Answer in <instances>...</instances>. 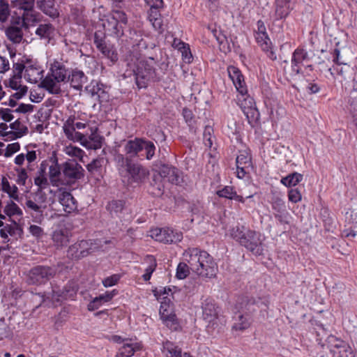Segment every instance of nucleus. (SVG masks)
Segmentation results:
<instances>
[{
  "instance_id": "f03ea898",
  "label": "nucleus",
  "mask_w": 357,
  "mask_h": 357,
  "mask_svg": "<svg viewBox=\"0 0 357 357\" xmlns=\"http://www.w3.org/2000/svg\"><path fill=\"white\" fill-rule=\"evenodd\" d=\"M231 235L241 246L256 256L264 255V244L259 232L246 229L243 226H236L231 230Z\"/></svg>"
},
{
  "instance_id": "b1692460",
  "label": "nucleus",
  "mask_w": 357,
  "mask_h": 357,
  "mask_svg": "<svg viewBox=\"0 0 357 357\" xmlns=\"http://www.w3.org/2000/svg\"><path fill=\"white\" fill-rule=\"evenodd\" d=\"M68 80L71 87L80 91L83 86L87 83L88 77L84 73L77 68L72 70L70 74L68 75Z\"/></svg>"
},
{
  "instance_id": "bf43d9fd",
  "label": "nucleus",
  "mask_w": 357,
  "mask_h": 357,
  "mask_svg": "<svg viewBox=\"0 0 357 357\" xmlns=\"http://www.w3.org/2000/svg\"><path fill=\"white\" fill-rule=\"evenodd\" d=\"M257 42L261 45L262 50L264 51H268V48L270 47L271 40L268 36V34L266 33L264 36L263 34H258L255 36Z\"/></svg>"
},
{
  "instance_id": "e2e57ef3",
  "label": "nucleus",
  "mask_w": 357,
  "mask_h": 357,
  "mask_svg": "<svg viewBox=\"0 0 357 357\" xmlns=\"http://www.w3.org/2000/svg\"><path fill=\"white\" fill-rule=\"evenodd\" d=\"M272 208L277 213H282L285 211V204L284 201L277 197L273 199L272 202Z\"/></svg>"
},
{
  "instance_id": "bb28decb",
  "label": "nucleus",
  "mask_w": 357,
  "mask_h": 357,
  "mask_svg": "<svg viewBox=\"0 0 357 357\" xmlns=\"http://www.w3.org/2000/svg\"><path fill=\"white\" fill-rule=\"evenodd\" d=\"M234 324L232 330L236 331H243L248 328L252 323V319L243 312H237L233 317Z\"/></svg>"
},
{
  "instance_id": "f257e3e1",
  "label": "nucleus",
  "mask_w": 357,
  "mask_h": 357,
  "mask_svg": "<svg viewBox=\"0 0 357 357\" xmlns=\"http://www.w3.org/2000/svg\"><path fill=\"white\" fill-rule=\"evenodd\" d=\"M114 160L120 176L127 178L130 183H141L149 174L146 167L130 158H124L123 154H117Z\"/></svg>"
},
{
  "instance_id": "6e6552de",
  "label": "nucleus",
  "mask_w": 357,
  "mask_h": 357,
  "mask_svg": "<svg viewBox=\"0 0 357 357\" xmlns=\"http://www.w3.org/2000/svg\"><path fill=\"white\" fill-rule=\"evenodd\" d=\"M150 236L163 243H176L183 239V233L170 228H155L150 230Z\"/></svg>"
},
{
  "instance_id": "9d476101",
  "label": "nucleus",
  "mask_w": 357,
  "mask_h": 357,
  "mask_svg": "<svg viewBox=\"0 0 357 357\" xmlns=\"http://www.w3.org/2000/svg\"><path fill=\"white\" fill-rule=\"evenodd\" d=\"M217 270L218 266L213 257L208 252H203L198 265V271L195 273L202 277L211 278L216 275Z\"/></svg>"
},
{
  "instance_id": "0eeeda50",
  "label": "nucleus",
  "mask_w": 357,
  "mask_h": 357,
  "mask_svg": "<svg viewBox=\"0 0 357 357\" xmlns=\"http://www.w3.org/2000/svg\"><path fill=\"white\" fill-rule=\"evenodd\" d=\"M84 176V169L75 160L68 159L63 162V184H74Z\"/></svg>"
},
{
  "instance_id": "e433bc0d",
  "label": "nucleus",
  "mask_w": 357,
  "mask_h": 357,
  "mask_svg": "<svg viewBox=\"0 0 357 357\" xmlns=\"http://www.w3.org/2000/svg\"><path fill=\"white\" fill-rule=\"evenodd\" d=\"M6 34L8 38L14 43H20L23 37V32L21 27L12 24L6 30Z\"/></svg>"
},
{
  "instance_id": "6ab92c4d",
  "label": "nucleus",
  "mask_w": 357,
  "mask_h": 357,
  "mask_svg": "<svg viewBox=\"0 0 357 357\" xmlns=\"http://www.w3.org/2000/svg\"><path fill=\"white\" fill-rule=\"evenodd\" d=\"M43 70L36 63L27 60V66L24 77L28 82L36 84L43 78Z\"/></svg>"
},
{
  "instance_id": "c03bdc74",
  "label": "nucleus",
  "mask_w": 357,
  "mask_h": 357,
  "mask_svg": "<svg viewBox=\"0 0 357 357\" xmlns=\"http://www.w3.org/2000/svg\"><path fill=\"white\" fill-rule=\"evenodd\" d=\"M163 348L167 350V357H182L181 349L175 346L173 342L167 341L163 344Z\"/></svg>"
},
{
  "instance_id": "37998d69",
  "label": "nucleus",
  "mask_w": 357,
  "mask_h": 357,
  "mask_svg": "<svg viewBox=\"0 0 357 357\" xmlns=\"http://www.w3.org/2000/svg\"><path fill=\"white\" fill-rule=\"evenodd\" d=\"M182 115L185 119V121L188 125L190 130L192 131L193 130V132H195L197 128V120L192 110L187 107H185L183 109Z\"/></svg>"
},
{
  "instance_id": "f704fd0d",
  "label": "nucleus",
  "mask_w": 357,
  "mask_h": 357,
  "mask_svg": "<svg viewBox=\"0 0 357 357\" xmlns=\"http://www.w3.org/2000/svg\"><path fill=\"white\" fill-rule=\"evenodd\" d=\"M290 0L275 1V15L278 20L286 17L290 12Z\"/></svg>"
},
{
  "instance_id": "9b49d317",
  "label": "nucleus",
  "mask_w": 357,
  "mask_h": 357,
  "mask_svg": "<svg viewBox=\"0 0 357 357\" xmlns=\"http://www.w3.org/2000/svg\"><path fill=\"white\" fill-rule=\"evenodd\" d=\"M36 196L38 197L37 199L33 201L31 199H27L25 202V206L33 213L31 215L33 219V221L40 223L43 219V210L42 206L39 204L45 203L46 201V195L41 190H39Z\"/></svg>"
},
{
  "instance_id": "4be33fe9",
  "label": "nucleus",
  "mask_w": 357,
  "mask_h": 357,
  "mask_svg": "<svg viewBox=\"0 0 357 357\" xmlns=\"http://www.w3.org/2000/svg\"><path fill=\"white\" fill-rule=\"evenodd\" d=\"M58 201L62 205L63 211L68 213L77 209V202L69 192H61L58 195Z\"/></svg>"
},
{
  "instance_id": "1a4fd4ad",
  "label": "nucleus",
  "mask_w": 357,
  "mask_h": 357,
  "mask_svg": "<svg viewBox=\"0 0 357 357\" xmlns=\"http://www.w3.org/2000/svg\"><path fill=\"white\" fill-rule=\"evenodd\" d=\"M326 341L333 357H354L351 348L344 341L333 335L328 336Z\"/></svg>"
},
{
  "instance_id": "69168bd1",
  "label": "nucleus",
  "mask_w": 357,
  "mask_h": 357,
  "mask_svg": "<svg viewBox=\"0 0 357 357\" xmlns=\"http://www.w3.org/2000/svg\"><path fill=\"white\" fill-rule=\"evenodd\" d=\"M15 170L17 172V183L19 185H24L28 178L26 170L24 168H15Z\"/></svg>"
},
{
  "instance_id": "09e8293b",
  "label": "nucleus",
  "mask_w": 357,
  "mask_h": 357,
  "mask_svg": "<svg viewBox=\"0 0 357 357\" xmlns=\"http://www.w3.org/2000/svg\"><path fill=\"white\" fill-rule=\"evenodd\" d=\"M18 225L15 222L14 225H6L3 229L0 230L1 236L4 238H8V235L14 236L16 234L17 230H19Z\"/></svg>"
},
{
  "instance_id": "4d7b16f0",
  "label": "nucleus",
  "mask_w": 357,
  "mask_h": 357,
  "mask_svg": "<svg viewBox=\"0 0 357 357\" xmlns=\"http://www.w3.org/2000/svg\"><path fill=\"white\" fill-rule=\"evenodd\" d=\"M235 190L232 186H225L221 190L217 191V195L220 197H224L229 199H232L235 195Z\"/></svg>"
},
{
  "instance_id": "79ce46f5",
  "label": "nucleus",
  "mask_w": 357,
  "mask_h": 357,
  "mask_svg": "<svg viewBox=\"0 0 357 357\" xmlns=\"http://www.w3.org/2000/svg\"><path fill=\"white\" fill-rule=\"evenodd\" d=\"M145 261L149 264L148 267L145 270V273L142 275L144 281H148L151 279V275L155 270L157 262L155 258L153 255H147Z\"/></svg>"
},
{
  "instance_id": "393cba45",
  "label": "nucleus",
  "mask_w": 357,
  "mask_h": 357,
  "mask_svg": "<svg viewBox=\"0 0 357 357\" xmlns=\"http://www.w3.org/2000/svg\"><path fill=\"white\" fill-rule=\"evenodd\" d=\"M308 59L307 52L301 48L295 50L291 58V74L298 75L301 73V66L303 61Z\"/></svg>"
},
{
  "instance_id": "7ed1b4c3",
  "label": "nucleus",
  "mask_w": 357,
  "mask_h": 357,
  "mask_svg": "<svg viewBox=\"0 0 357 357\" xmlns=\"http://www.w3.org/2000/svg\"><path fill=\"white\" fill-rule=\"evenodd\" d=\"M109 240H82L70 245L67 251V257L73 260H79L89 254L102 250L104 245L110 243Z\"/></svg>"
},
{
  "instance_id": "49530a36",
  "label": "nucleus",
  "mask_w": 357,
  "mask_h": 357,
  "mask_svg": "<svg viewBox=\"0 0 357 357\" xmlns=\"http://www.w3.org/2000/svg\"><path fill=\"white\" fill-rule=\"evenodd\" d=\"M166 310L162 311L160 310V315L161 319L163 322L167 325V326L176 329L177 326L176 317L175 314H166Z\"/></svg>"
},
{
  "instance_id": "ea45409f",
  "label": "nucleus",
  "mask_w": 357,
  "mask_h": 357,
  "mask_svg": "<svg viewBox=\"0 0 357 357\" xmlns=\"http://www.w3.org/2000/svg\"><path fill=\"white\" fill-rule=\"evenodd\" d=\"M303 178V174L298 172H293L283 177L280 182L286 187L296 186Z\"/></svg>"
},
{
  "instance_id": "864d4df0",
  "label": "nucleus",
  "mask_w": 357,
  "mask_h": 357,
  "mask_svg": "<svg viewBox=\"0 0 357 357\" xmlns=\"http://www.w3.org/2000/svg\"><path fill=\"white\" fill-rule=\"evenodd\" d=\"M34 0H16V4L19 8L23 10V13H28L33 10Z\"/></svg>"
},
{
  "instance_id": "2f4dec72",
  "label": "nucleus",
  "mask_w": 357,
  "mask_h": 357,
  "mask_svg": "<svg viewBox=\"0 0 357 357\" xmlns=\"http://www.w3.org/2000/svg\"><path fill=\"white\" fill-rule=\"evenodd\" d=\"M55 29L51 23H40L35 33L40 39L50 40L54 35Z\"/></svg>"
},
{
  "instance_id": "de8ad7c7",
  "label": "nucleus",
  "mask_w": 357,
  "mask_h": 357,
  "mask_svg": "<svg viewBox=\"0 0 357 357\" xmlns=\"http://www.w3.org/2000/svg\"><path fill=\"white\" fill-rule=\"evenodd\" d=\"M3 211L7 215L10 217L15 215H22V211L21 208L13 201L8 202L7 205L4 208Z\"/></svg>"
},
{
  "instance_id": "3c124183",
  "label": "nucleus",
  "mask_w": 357,
  "mask_h": 357,
  "mask_svg": "<svg viewBox=\"0 0 357 357\" xmlns=\"http://www.w3.org/2000/svg\"><path fill=\"white\" fill-rule=\"evenodd\" d=\"M52 239L59 246L66 245L68 241V236L61 230L55 231L53 234Z\"/></svg>"
},
{
  "instance_id": "052dcab7",
  "label": "nucleus",
  "mask_w": 357,
  "mask_h": 357,
  "mask_svg": "<svg viewBox=\"0 0 357 357\" xmlns=\"http://www.w3.org/2000/svg\"><path fill=\"white\" fill-rule=\"evenodd\" d=\"M27 60L28 59H26V61L22 60L21 62H17L13 64V75H18L22 77L23 71H26V68L27 66Z\"/></svg>"
},
{
  "instance_id": "a878e982",
  "label": "nucleus",
  "mask_w": 357,
  "mask_h": 357,
  "mask_svg": "<svg viewBox=\"0 0 357 357\" xmlns=\"http://www.w3.org/2000/svg\"><path fill=\"white\" fill-rule=\"evenodd\" d=\"M36 7L52 18H56L59 15L55 0H36Z\"/></svg>"
},
{
  "instance_id": "603ef678",
  "label": "nucleus",
  "mask_w": 357,
  "mask_h": 357,
  "mask_svg": "<svg viewBox=\"0 0 357 357\" xmlns=\"http://www.w3.org/2000/svg\"><path fill=\"white\" fill-rule=\"evenodd\" d=\"M93 43L95 44L97 49L100 48L105 43H107L106 41V34L103 30H98L95 32L93 36Z\"/></svg>"
},
{
  "instance_id": "20e7f679",
  "label": "nucleus",
  "mask_w": 357,
  "mask_h": 357,
  "mask_svg": "<svg viewBox=\"0 0 357 357\" xmlns=\"http://www.w3.org/2000/svg\"><path fill=\"white\" fill-rule=\"evenodd\" d=\"M268 301L260 297L242 296L239 297L236 303V308L238 312H243L251 317L258 309L261 312H267Z\"/></svg>"
},
{
  "instance_id": "f8f14e48",
  "label": "nucleus",
  "mask_w": 357,
  "mask_h": 357,
  "mask_svg": "<svg viewBox=\"0 0 357 357\" xmlns=\"http://www.w3.org/2000/svg\"><path fill=\"white\" fill-rule=\"evenodd\" d=\"M156 179H162L165 182L178 185L180 183L179 171L176 167L166 164H162L155 173Z\"/></svg>"
},
{
  "instance_id": "f3484780",
  "label": "nucleus",
  "mask_w": 357,
  "mask_h": 357,
  "mask_svg": "<svg viewBox=\"0 0 357 357\" xmlns=\"http://www.w3.org/2000/svg\"><path fill=\"white\" fill-rule=\"evenodd\" d=\"M227 72L237 91L241 95L246 94L248 92L247 86L241 71L234 66H229L227 68Z\"/></svg>"
},
{
  "instance_id": "c756f323",
  "label": "nucleus",
  "mask_w": 357,
  "mask_h": 357,
  "mask_svg": "<svg viewBox=\"0 0 357 357\" xmlns=\"http://www.w3.org/2000/svg\"><path fill=\"white\" fill-rule=\"evenodd\" d=\"M49 73L58 83L64 82L67 77V70L65 66L58 61H55L51 65Z\"/></svg>"
},
{
  "instance_id": "39448f33",
  "label": "nucleus",
  "mask_w": 357,
  "mask_h": 357,
  "mask_svg": "<svg viewBox=\"0 0 357 357\" xmlns=\"http://www.w3.org/2000/svg\"><path fill=\"white\" fill-rule=\"evenodd\" d=\"M134 73L136 84L139 89L146 88L149 82H155L160 80L155 68L148 61H140Z\"/></svg>"
},
{
  "instance_id": "8fccbe9b",
  "label": "nucleus",
  "mask_w": 357,
  "mask_h": 357,
  "mask_svg": "<svg viewBox=\"0 0 357 357\" xmlns=\"http://www.w3.org/2000/svg\"><path fill=\"white\" fill-rule=\"evenodd\" d=\"M10 14V10L8 2L4 0H0V22H6Z\"/></svg>"
},
{
  "instance_id": "5fc2aeb1",
  "label": "nucleus",
  "mask_w": 357,
  "mask_h": 357,
  "mask_svg": "<svg viewBox=\"0 0 357 357\" xmlns=\"http://www.w3.org/2000/svg\"><path fill=\"white\" fill-rule=\"evenodd\" d=\"M190 266L185 263H179L177 269L176 276L179 280L185 279L190 273Z\"/></svg>"
},
{
  "instance_id": "c9c22d12",
  "label": "nucleus",
  "mask_w": 357,
  "mask_h": 357,
  "mask_svg": "<svg viewBox=\"0 0 357 357\" xmlns=\"http://www.w3.org/2000/svg\"><path fill=\"white\" fill-rule=\"evenodd\" d=\"M141 349L139 344L125 343L119 349L115 357H132L135 352Z\"/></svg>"
},
{
  "instance_id": "a19ab883",
  "label": "nucleus",
  "mask_w": 357,
  "mask_h": 357,
  "mask_svg": "<svg viewBox=\"0 0 357 357\" xmlns=\"http://www.w3.org/2000/svg\"><path fill=\"white\" fill-rule=\"evenodd\" d=\"M105 161V160L104 158L98 157L96 159H93L90 163H89L86 166V169L91 174L99 175L101 174L102 168Z\"/></svg>"
},
{
  "instance_id": "aec40b11",
  "label": "nucleus",
  "mask_w": 357,
  "mask_h": 357,
  "mask_svg": "<svg viewBox=\"0 0 357 357\" xmlns=\"http://www.w3.org/2000/svg\"><path fill=\"white\" fill-rule=\"evenodd\" d=\"M204 252L198 248H189L183 253L184 259L188 263V266L192 271H198V265L201 261L202 253Z\"/></svg>"
},
{
  "instance_id": "58836bf2",
  "label": "nucleus",
  "mask_w": 357,
  "mask_h": 357,
  "mask_svg": "<svg viewBox=\"0 0 357 357\" xmlns=\"http://www.w3.org/2000/svg\"><path fill=\"white\" fill-rule=\"evenodd\" d=\"M165 183V182L162 179H156L155 174L154 173L151 182V193L155 197L161 196L164 192Z\"/></svg>"
},
{
  "instance_id": "72a5a7b5",
  "label": "nucleus",
  "mask_w": 357,
  "mask_h": 357,
  "mask_svg": "<svg viewBox=\"0 0 357 357\" xmlns=\"http://www.w3.org/2000/svg\"><path fill=\"white\" fill-rule=\"evenodd\" d=\"M10 128L15 131L5 132L3 136H12L14 138H20L26 134L28 128L26 126L22 125L19 120L10 124Z\"/></svg>"
},
{
  "instance_id": "7c9ffc66",
  "label": "nucleus",
  "mask_w": 357,
  "mask_h": 357,
  "mask_svg": "<svg viewBox=\"0 0 357 357\" xmlns=\"http://www.w3.org/2000/svg\"><path fill=\"white\" fill-rule=\"evenodd\" d=\"M97 128H95L94 130H91V135L86 136L84 145L86 149L96 150L102 147L104 138L97 132Z\"/></svg>"
},
{
  "instance_id": "473e14b6",
  "label": "nucleus",
  "mask_w": 357,
  "mask_h": 357,
  "mask_svg": "<svg viewBox=\"0 0 357 357\" xmlns=\"http://www.w3.org/2000/svg\"><path fill=\"white\" fill-rule=\"evenodd\" d=\"M103 25L107 31H111L117 38H121L123 35V26L114 20L111 15L108 17Z\"/></svg>"
},
{
  "instance_id": "cd10ccee",
  "label": "nucleus",
  "mask_w": 357,
  "mask_h": 357,
  "mask_svg": "<svg viewBox=\"0 0 357 357\" xmlns=\"http://www.w3.org/2000/svg\"><path fill=\"white\" fill-rule=\"evenodd\" d=\"M38 86L45 89L50 94H59L61 91L60 85L50 73L42 79Z\"/></svg>"
},
{
  "instance_id": "2eb2a0df",
  "label": "nucleus",
  "mask_w": 357,
  "mask_h": 357,
  "mask_svg": "<svg viewBox=\"0 0 357 357\" xmlns=\"http://www.w3.org/2000/svg\"><path fill=\"white\" fill-rule=\"evenodd\" d=\"M203 319L211 323L218 318L220 308L211 298H207L202 304Z\"/></svg>"
},
{
  "instance_id": "412c9836",
  "label": "nucleus",
  "mask_w": 357,
  "mask_h": 357,
  "mask_svg": "<svg viewBox=\"0 0 357 357\" xmlns=\"http://www.w3.org/2000/svg\"><path fill=\"white\" fill-rule=\"evenodd\" d=\"M42 15L33 9L28 13L22 14V18H19L16 23L17 24L21 23L24 27L28 29L29 26L39 24L42 21Z\"/></svg>"
},
{
  "instance_id": "6e6d98bb",
  "label": "nucleus",
  "mask_w": 357,
  "mask_h": 357,
  "mask_svg": "<svg viewBox=\"0 0 357 357\" xmlns=\"http://www.w3.org/2000/svg\"><path fill=\"white\" fill-rule=\"evenodd\" d=\"M213 128L211 126H206L203 133V141L206 147L211 149L213 146L212 132Z\"/></svg>"
},
{
  "instance_id": "4c0bfd02",
  "label": "nucleus",
  "mask_w": 357,
  "mask_h": 357,
  "mask_svg": "<svg viewBox=\"0 0 357 357\" xmlns=\"http://www.w3.org/2000/svg\"><path fill=\"white\" fill-rule=\"evenodd\" d=\"M102 54L109 59L112 63L118 60V54L110 43H105L102 46L98 49Z\"/></svg>"
},
{
  "instance_id": "423d86ee",
  "label": "nucleus",
  "mask_w": 357,
  "mask_h": 357,
  "mask_svg": "<svg viewBox=\"0 0 357 357\" xmlns=\"http://www.w3.org/2000/svg\"><path fill=\"white\" fill-rule=\"evenodd\" d=\"M56 273V269L54 267L37 265L29 271L26 281L29 284H44L53 278Z\"/></svg>"
},
{
  "instance_id": "dca6fc26",
  "label": "nucleus",
  "mask_w": 357,
  "mask_h": 357,
  "mask_svg": "<svg viewBox=\"0 0 357 357\" xmlns=\"http://www.w3.org/2000/svg\"><path fill=\"white\" fill-rule=\"evenodd\" d=\"M52 163L49 167V177L53 185L59 186L63 184V163L59 164L58 158L56 155H53L50 158Z\"/></svg>"
},
{
  "instance_id": "ddd939ff",
  "label": "nucleus",
  "mask_w": 357,
  "mask_h": 357,
  "mask_svg": "<svg viewBox=\"0 0 357 357\" xmlns=\"http://www.w3.org/2000/svg\"><path fill=\"white\" fill-rule=\"evenodd\" d=\"M237 177L243 178L252 169L251 155L247 150L239 151L236 159Z\"/></svg>"
},
{
  "instance_id": "a211bd4d",
  "label": "nucleus",
  "mask_w": 357,
  "mask_h": 357,
  "mask_svg": "<svg viewBox=\"0 0 357 357\" xmlns=\"http://www.w3.org/2000/svg\"><path fill=\"white\" fill-rule=\"evenodd\" d=\"M142 143L143 138L139 137L126 141L123 146L124 158H130L131 160L136 158L139 160V155L143 148Z\"/></svg>"
},
{
  "instance_id": "680f3d73",
  "label": "nucleus",
  "mask_w": 357,
  "mask_h": 357,
  "mask_svg": "<svg viewBox=\"0 0 357 357\" xmlns=\"http://www.w3.org/2000/svg\"><path fill=\"white\" fill-rule=\"evenodd\" d=\"M124 202L121 200H113L107 205V209L111 212L118 213L123 210Z\"/></svg>"
},
{
  "instance_id": "c85d7f7f",
  "label": "nucleus",
  "mask_w": 357,
  "mask_h": 357,
  "mask_svg": "<svg viewBox=\"0 0 357 357\" xmlns=\"http://www.w3.org/2000/svg\"><path fill=\"white\" fill-rule=\"evenodd\" d=\"M143 148L140 153L139 160H143L144 159L147 160H151L153 159L155 155L156 146L155 144L150 140L143 138L142 143Z\"/></svg>"
},
{
  "instance_id": "774afa93",
  "label": "nucleus",
  "mask_w": 357,
  "mask_h": 357,
  "mask_svg": "<svg viewBox=\"0 0 357 357\" xmlns=\"http://www.w3.org/2000/svg\"><path fill=\"white\" fill-rule=\"evenodd\" d=\"M301 194L297 188L291 189L288 192V199L293 203H297L301 200Z\"/></svg>"
},
{
  "instance_id": "a18cd8bd",
  "label": "nucleus",
  "mask_w": 357,
  "mask_h": 357,
  "mask_svg": "<svg viewBox=\"0 0 357 357\" xmlns=\"http://www.w3.org/2000/svg\"><path fill=\"white\" fill-rule=\"evenodd\" d=\"M102 84H100L97 81H92L90 85L85 87V89L91 93L92 96H97L98 98H100L102 94L105 93L104 89H102Z\"/></svg>"
},
{
  "instance_id": "13d9d810",
  "label": "nucleus",
  "mask_w": 357,
  "mask_h": 357,
  "mask_svg": "<svg viewBox=\"0 0 357 357\" xmlns=\"http://www.w3.org/2000/svg\"><path fill=\"white\" fill-rule=\"evenodd\" d=\"M111 16L122 26L126 25L128 22V18L126 13L121 10H113Z\"/></svg>"
},
{
  "instance_id": "4468645a",
  "label": "nucleus",
  "mask_w": 357,
  "mask_h": 357,
  "mask_svg": "<svg viewBox=\"0 0 357 357\" xmlns=\"http://www.w3.org/2000/svg\"><path fill=\"white\" fill-rule=\"evenodd\" d=\"M78 290L77 285L74 282H68L62 289L52 287V298L57 301L61 299H74Z\"/></svg>"
},
{
  "instance_id": "338daca9",
  "label": "nucleus",
  "mask_w": 357,
  "mask_h": 357,
  "mask_svg": "<svg viewBox=\"0 0 357 357\" xmlns=\"http://www.w3.org/2000/svg\"><path fill=\"white\" fill-rule=\"evenodd\" d=\"M121 278L120 275L119 274H114L109 277H107L105 278L102 280V284L105 287H112L118 283Z\"/></svg>"
},
{
  "instance_id": "5701e85b",
  "label": "nucleus",
  "mask_w": 357,
  "mask_h": 357,
  "mask_svg": "<svg viewBox=\"0 0 357 357\" xmlns=\"http://www.w3.org/2000/svg\"><path fill=\"white\" fill-rule=\"evenodd\" d=\"M162 0H155V2L150 6L149 11V20L152 23V25L156 30L162 28V19L159 8L162 6Z\"/></svg>"
},
{
  "instance_id": "0e129e2a",
  "label": "nucleus",
  "mask_w": 357,
  "mask_h": 357,
  "mask_svg": "<svg viewBox=\"0 0 357 357\" xmlns=\"http://www.w3.org/2000/svg\"><path fill=\"white\" fill-rule=\"evenodd\" d=\"M22 82V77L18 75H13L9 79L8 86L13 90L17 91L21 87L24 85L21 84Z\"/></svg>"
}]
</instances>
